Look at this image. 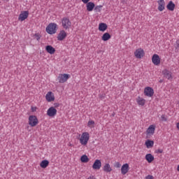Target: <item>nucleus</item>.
Here are the masks:
<instances>
[{"label":"nucleus","mask_w":179,"mask_h":179,"mask_svg":"<svg viewBox=\"0 0 179 179\" xmlns=\"http://www.w3.org/2000/svg\"><path fill=\"white\" fill-rule=\"evenodd\" d=\"M90 134L87 131H84L82 134H79L78 141L82 146H86L89 143Z\"/></svg>","instance_id":"nucleus-1"},{"label":"nucleus","mask_w":179,"mask_h":179,"mask_svg":"<svg viewBox=\"0 0 179 179\" xmlns=\"http://www.w3.org/2000/svg\"><path fill=\"white\" fill-rule=\"evenodd\" d=\"M58 30V25L56 23L51 22L46 27V32L48 34H55Z\"/></svg>","instance_id":"nucleus-2"},{"label":"nucleus","mask_w":179,"mask_h":179,"mask_svg":"<svg viewBox=\"0 0 179 179\" xmlns=\"http://www.w3.org/2000/svg\"><path fill=\"white\" fill-rule=\"evenodd\" d=\"M62 27L64 30H69L72 26V22H71V20H69V17H64L61 20Z\"/></svg>","instance_id":"nucleus-3"},{"label":"nucleus","mask_w":179,"mask_h":179,"mask_svg":"<svg viewBox=\"0 0 179 179\" xmlns=\"http://www.w3.org/2000/svg\"><path fill=\"white\" fill-rule=\"evenodd\" d=\"M28 124L29 127H37V125H38V119L37 118V116L33 115H29L28 118Z\"/></svg>","instance_id":"nucleus-4"},{"label":"nucleus","mask_w":179,"mask_h":179,"mask_svg":"<svg viewBox=\"0 0 179 179\" xmlns=\"http://www.w3.org/2000/svg\"><path fill=\"white\" fill-rule=\"evenodd\" d=\"M134 57H136L137 59H142V58L145 57V50L141 48L136 49L134 51Z\"/></svg>","instance_id":"nucleus-5"},{"label":"nucleus","mask_w":179,"mask_h":179,"mask_svg":"<svg viewBox=\"0 0 179 179\" xmlns=\"http://www.w3.org/2000/svg\"><path fill=\"white\" fill-rule=\"evenodd\" d=\"M71 78V75L66 74V73H63V74H59L57 77V80L59 83H65L66 82L68 81V79Z\"/></svg>","instance_id":"nucleus-6"},{"label":"nucleus","mask_w":179,"mask_h":179,"mask_svg":"<svg viewBox=\"0 0 179 179\" xmlns=\"http://www.w3.org/2000/svg\"><path fill=\"white\" fill-rule=\"evenodd\" d=\"M155 94V90H153V88L150 87H146L144 89V95L147 97H153V95Z\"/></svg>","instance_id":"nucleus-7"},{"label":"nucleus","mask_w":179,"mask_h":179,"mask_svg":"<svg viewBox=\"0 0 179 179\" xmlns=\"http://www.w3.org/2000/svg\"><path fill=\"white\" fill-rule=\"evenodd\" d=\"M57 108H55V107L54 106H52L48 109L47 115L48 117H50L51 118H53V117H55V115H57Z\"/></svg>","instance_id":"nucleus-8"},{"label":"nucleus","mask_w":179,"mask_h":179,"mask_svg":"<svg viewBox=\"0 0 179 179\" xmlns=\"http://www.w3.org/2000/svg\"><path fill=\"white\" fill-rule=\"evenodd\" d=\"M162 61V59H160V56L157 54H154L152 57V62L156 66H159L160 65V62Z\"/></svg>","instance_id":"nucleus-9"},{"label":"nucleus","mask_w":179,"mask_h":179,"mask_svg":"<svg viewBox=\"0 0 179 179\" xmlns=\"http://www.w3.org/2000/svg\"><path fill=\"white\" fill-rule=\"evenodd\" d=\"M162 75L164 76V78H166L168 80H171L173 78V73L168 69H164L162 71Z\"/></svg>","instance_id":"nucleus-10"},{"label":"nucleus","mask_w":179,"mask_h":179,"mask_svg":"<svg viewBox=\"0 0 179 179\" xmlns=\"http://www.w3.org/2000/svg\"><path fill=\"white\" fill-rule=\"evenodd\" d=\"M29 17V11H22L18 16V20L23 22Z\"/></svg>","instance_id":"nucleus-11"},{"label":"nucleus","mask_w":179,"mask_h":179,"mask_svg":"<svg viewBox=\"0 0 179 179\" xmlns=\"http://www.w3.org/2000/svg\"><path fill=\"white\" fill-rule=\"evenodd\" d=\"M46 101L48 103H51V101H54L55 100V95L52 93V92H48L45 95Z\"/></svg>","instance_id":"nucleus-12"},{"label":"nucleus","mask_w":179,"mask_h":179,"mask_svg":"<svg viewBox=\"0 0 179 179\" xmlns=\"http://www.w3.org/2000/svg\"><path fill=\"white\" fill-rule=\"evenodd\" d=\"M155 131H156V125L151 124L146 130V135H154Z\"/></svg>","instance_id":"nucleus-13"},{"label":"nucleus","mask_w":179,"mask_h":179,"mask_svg":"<svg viewBox=\"0 0 179 179\" xmlns=\"http://www.w3.org/2000/svg\"><path fill=\"white\" fill-rule=\"evenodd\" d=\"M93 170H100L101 169V161L96 159L92 165Z\"/></svg>","instance_id":"nucleus-14"},{"label":"nucleus","mask_w":179,"mask_h":179,"mask_svg":"<svg viewBox=\"0 0 179 179\" xmlns=\"http://www.w3.org/2000/svg\"><path fill=\"white\" fill-rule=\"evenodd\" d=\"M136 101L138 106H141V107H143V106H145L146 104V99H145L141 96H138L136 99Z\"/></svg>","instance_id":"nucleus-15"},{"label":"nucleus","mask_w":179,"mask_h":179,"mask_svg":"<svg viewBox=\"0 0 179 179\" xmlns=\"http://www.w3.org/2000/svg\"><path fill=\"white\" fill-rule=\"evenodd\" d=\"M128 171H129V164H124L121 168V173L123 176H125V174H127Z\"/></svg>","instance_id":"nucleus-16"},{"label":"nucleus","mask_w":179,"mask_h":179,"mask_svg":"<svg viewBox=\"0 0 179 179\" xmlns=\"http://www.w3.org/2000/svg\"><path fill=\"white\" fill-rule=\"evenodd\" d=\"M66 38V32L65 30H61L57 36V40L59 41H62V40Z\"/></svg>","instance_id":"nucleus-17"},{"label":"nucleus","mask_w":179,"mask_h":179,"mask_svg":"<svg viewBox=\"0 0 179 179\" xmlns=\"http://www.w3.org/2000/svg\"><path fill=\"white\" fill-rule=\"evenodd\" d=\"M108 27V26H107V24H106L104 22H101L99 24V31L104 32V31H106V30H107Z\"/></svg>","instance_id":"nucleus-18"},{"label":"nucleus","mask_w":179,"mask_h":179,"mask_svg":"<svg viewBox=\"0 0 179 179\" xmlns=\"http://www.w3.org/2000/svg\"><path fill=\"white\" fill-rule=\"evenodd\" d=\"M145 145L146 146L147 149H152L155 145V141L152 140H147L145 142Z\"/></svg>","instance_id":"nucleus-19"},{"label":"nucleus","mask_w":179,"mask_h":179,"mask_svg":"<svg viewBox=\"0 0 179 179\" xmlns=\"http://www.w3.org/2000/svg\"><path fill=\"white\" fill-rule=\"evenodd\" d=\"M145 159L148 163H152L155 161V156L152 154L145 155Z\"/></svg>","instance_id":"nucleus-20"},{"label":"nucleus","mask_w":179,"mask_h":179,"mask_svg":"<svg viewBox=\"0 0 179 179\" xmlns=\"http://www.w3.org/2000/svg\"><path fill=\"white\" fill-rule=\"evenodd\" d=\"M103 170L105 173H111L113 171V168H111L110 164H105Z\"/></svg>","instance_id":"nucleus-21"},{"label":"nucleus","mask_w":179,"mask_h":179,"mask_svg":"<svg viewBox=\"0 0 179 179\" xmlns=\"http://www.w3.org/2000/svg\"><path fill=\"white\" fill-rule=\"evenodd\" d=\"M166 9H168V10H171V12H173V10L176 9V4H174V3L172 1H169L166 6Z\"/></svg>","instance_id":"nucleus-22"},{"label":"nucleus","mask_w":179,"mask_h":179,"mask_svg":"<svg viewBox=\"0 0 179 179\" xmlns=\"http://www.w3.org/2000/svg\"><path fill=\"white\" fill-rule=\"evenodd\" d=\"M86 4H87L86 5L87 10L88 12H92L93 10V9H94V6H95L94 3L90 1V2L87 3Z\"/></svg>","instance_id":"nucleus-23"},{"label":"nucleus","mask_w":179,"mask_h":179,"mask_svg":"<svg viewBox=\"0 0 179 179\" xmlns=\"http://www.w3.org/2000/svg\"><path fill=\"white\" fill-rule=\"evenodd\" d=\"M45 50L47 52H48V54H50L51 55H52V54H55V48H54V47L51 45H47L45 47Z\"/></svg>","instance_id":"nucleus-24"},{"label":"nucleus","mask_w":179,"mask_h":179,"mask_svg":"<svg viewBox=\"0 0 179 179\" xmlns=\"http://www.w3.org/2000/svg\"><path fill=\"white\" fill-rule=\"evenodd\" d=\"M111 38V35L108 32H106L101 36L102 41H108Z\"/></svg>","instance_id":"nucleus-25"},{"label":"nucleus","mask_w":179,"mask_h":179,"mask_svg":"<svg viewBox=\"0 0 179 179\" xmlns=\"http://www.w3.org/2000/svg\"><path fill=\"white\" fill-rule=\"evenodd\" d=\"M49 164L50 162H48V160L47 159H45L40 163V166L41 167V169H47Z\"/></svg>","instance_id":"nucleus-26"},{"label":"nucleus","mask_w":179,"mask_h":179,"mask_svg":"<svg viewBox=\"0 0 179 179\" xmlns=\"http://www.w3.org/2000/svg\"><path fill=\"white\" fill-rule=\"evenodd\" d=\"M166 6V3H158V10L159 12H163Z\"/></svg>","instance_id":"nucleus-27"},{"label":"nucleus","mask_w":179,"mask_h":179,"mask_svg":"<svg viewBox=\"0 0 179 179\" xmlns=\"http://www.w3.org/2000/svg\"><path fill=\"white\" fill-rule=\"evenodd\" d=\"M89 160V157L86 155H83L80 157V162L82 163H88Z\"/></svg>","instance_id":"nucleus-28"},{"label":"nucleus","mask_w":179,"mask_h":179,"mask_svg":"<svg viewBox=\"0 0 179 179\" xmlns=\"http://www.w3.org/2000/svg\"><path fill=\"white\" fill-rule=\"evenodd\" d=\"M94 125H95V122L94 120H89L87 122V127L88 128H90L92 129V128H94Z\"/></svg>","instance_id":"nucleus-29"},{"label":"nucleus","mask_w":179,"mask_h":179,"mask_svg":"<svg viewBox=\"0 0 179 179\" xmlns=\"http://www.w3.org/2000/svg\"><path fill=\"white\" fill-rule=\"evenodd\" d=\"M34 38L35 40H37V41H39L40 38H41V35H40V34H35Z\"/></svg>","instance_id":"nucleus-30"},{"label":"nucleus","mask_w":179,"mask_h":179,"mask_svg":"<svg viewBox=\"0 0 179 179\" xmlns=\"http://www.w3.org/2000/svg\"><path fill=\"white\" fill-rule=\"evenodd\" d=\"M161 121H167V117H166V115H162V116H161Z\"/></svg>","instance_id":"nucleus-31"},{"label":"nucleus","mask_w":179,"mask_h":179,"mask_svg":"<svg viewBox=\"0 0 179 179\" xmlns=\"http://www.w3.org/2000/svg\"><path fill=\"white\" fill-rule=\"evenodd\" d=\"M31 110L32 113H36V111H37V108L36 106H31Z\"/></svg>","instance_id":"nucleus-32"},{"label":"nucleus","mask_w":179,"mask_h":179,"mask_svg":"<svg viewBox=\"0 0 179 179\" xmlns=\"http://www.w3.org/2000/svg\"><path fill=\"white\" fill-rule=\"evenodd\" d=\"M115 167L120 169V167H121V164H120V162H117L115 165Z\"/></svg>","instance_id":"nucleus-33"},{"label":"nucleus","mask_w":179,"mask_h":179,"mask_svg":"<svg viewBox=\"0 0 179 179\" xmlns=\"http://www.w3.org/2000/svg\"><path fill=\"white\" fill-rule=\"evenodd\" d=\"M166 3L164 0H157V3Z\"/></svg>","instance_id":"nucleus-34"},{"label":"nucleus","mask_w":179,"mask_h":179,"mask_svg":"<svg viewBox=\"0 0 179 179\" xmlns=\"http://www.w3.org/2000/svg\"><path fill=\"white\" fill-rule=\"evenodd\" d=\"M82 2H83L84 3H87L89 2H90V0H81Z\"/></svg>","instance_id":"nucleus-35"},{"label":"nucleus","mask_w":179,"mask_h":179,"mask_svg":"<svg viewBox=\"0 0 179 179\" xmlns=\"http://www.w3.org/2000/svg\"><path fill=\"white\" fill-rule=\"evenodd\" d=\"M87 179H97L94 177V176H90V177H88Z\"/></svg>","instance_id":"nucleus-36"},{"label":"nucleus","mask_w":179,"mask_h":179,"mask_svg":"<svg viewBox=\"0 0 179 179\" xmlns=\"http://www.w3.org/2000/svg\"><path fill=\"white\" fill-rule=\"evenodd\" d=\"M157 152H158V153H163V150L162 149H158L157 150Z\"/></svg>","instance_id":"nucleus-37"},{"label":"nucleus","mask_w":179,"mask_h":179,"mask_svg":"<svg viewBox=\"0 0 179 179\" xmlns=\"http://www.w3.org/2000/svg\"><path fill=\"white\" fill-rule=\"evenodd\" d=\"M101 8H103L102 6H98L96 7V9H101Z\"/></svg>","instance_id":"nucleus-38"},{"label":"nucleus","mask_w":179,"mask_h":179,"mask_svg":"<svg viewBox=\"0 0 179 179\" xmlns=\"http://www.w3.org/2000/svg\"><path fill=\"white\" fill-rule=\"evenodd\" d=\"M176 127H177V129H178V131H179V122H178V123L176 124Z\"/></svg>","instance_id":"nucleus-39"},{"label":"nucleus","mask_w":179,"mask_h":179,"mask_svg":"<svg viewBox=\"0 0 179 179\" xmlns=\"http://www.w3.org/2000/svg\"><path fill=\"white\" fill-rule=\"evenodd\" d=\"M6 1H9V0H6Z\"/></svg>","instance_id":"nucleus-40"}]
</instances>
